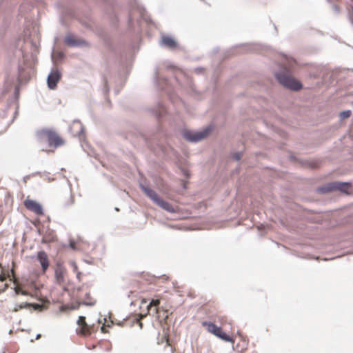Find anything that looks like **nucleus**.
Here are the masks:
<instances>
[{"label": "nucleus", "mask_w": 353, "mask_h": 353, "mask_svg": "<svg viewBox=\"0 0 353 353\" xmlns=\"http://www.w3.org/2000/svg\"><path fill=\"white\" fill-rule=\"evenodd\" d=\"M156 203L161 207V208L165 210L168 212H174L173 207L167 201L163 200L162 199L159 198L158 201L156 202Z\"/></svg>", "instance_id": "ddd939ff"}, {"label": "nucleus", "mask_w": 353, "mask_h": 353, "mask_svg": "<svg viewBox=\"0 0 353 353\" xmlns=\"http://www.w3.org/2000/svg\"><path fill=\"white\" fill-rule=\"evenodd\" d=\"M31 305L29 304V303H23V304H21L19 305V308L22 309V308H24V307H30Z\"/></svg>", "instance_id": "aec40b11"}, {"label": "nucleus", "mask_w": 353, "mask_h": 353, "mask_svg": "<svg viewBox=\"0 0 353 353\" xmlns=\"http://www.w3.org/2000/svg\"><path fill=\"white\" fill-rule=\"evenodd\" d=\"M137 322L138 323L139 325L140 326V327L141 328L142 326H143V324L140 321L139 319H137Z\"/></svg>", "instance_id": "393cba45"}, {"label": "nucleus", "mask_w": 353, "mask_h": 353, "mask_svg": "<svg viewBox=\"0 0 353 353\" xmlns=\"http://www.w3.org/2000/svg\"><path fill=\"white\" fill-rule=\"evenodd\" d=\"M351 114V112L350 110L342 112L340 114L342 119L348 118Z\"/></svg>", "instance_id": "a211bd4d"}, {"label": "nucleus", "mask_w": 353, "mask_h": 353, "mask_svg": "<svg viewBox=\"0 0 353 353\" xmlns=\"http://www.w3.org/2000/svg\"><path fill=\"white\" fill-rule=\"evenodd\" d=\"M77 323L78 327L76 330V332L78 335L88 336L94 332L93 325H89L86 323L85 318L84 316H80Z\"/></svg>", "instance_id": "39448f33"}, {"label": "nucleus", "mask_w": 353, "mask_h": 353, "mask_svg": "<svg viewBox=\"0 0 353 353\" xmlns=\"http://www.w3.org/2000/svg\"><path fill=\"white\" fill-rule=\"evenodd\" d=\"M352 185L348 183H341V182H333L328 185L327 188H321L320 191L322 192L332 191V190H339L344 193L348 194L351 190Z\"/></svg>", "instance_id": "423d86ee"}, {"label": "nucleus", "mask_w": 353, "mask_h": 353, "mask_svg": "<svg viewBox=\"0 0 353 353\" xmlns=\"http://www.w3.org/2000/svg\"><path fill=\"white\" fill-rule=\"evenodd\" d=\"M241 158V154H236L235 159L236 160H239Z\"/></svg>", "instance_id": "b1692460"}, {"label": "nucleus", "mask_w": 353, "mask_h": 353, "mask_svg": "<svg viewBox=\"0 0 353 353\" xmlns=\"http://www.w3.org/2000/svg\"><path fill=\"white\" fill-rule=\"evenodd\" d=\"M36 137L39 143H43L47 141L50 147L57 148L64 144L63 139L51 129L45 128L39 130L36 132Z\"/></svg>", "instance_id": "f257e3e1"}, {"label": "nucleus", "mask_w": 353, "mask_h": 353, "mask_svg": "<svg viewBox=\"0 0 353 353\" xmlns=\"http://www.w3.org/2000/svg\"><path fill=\"white\" fill-rule=\"evenodd\" d=\"M247 346L248 341L245 339H241L236 344V349L240 352H243L247 349Z\"/></svg>", "instance_id": "4468645a"}, {"label": "nucleus", "mask_w": 353, "mask_h": 353, "mask_svg": "<svg viewBox=\"0 0 353 353\" xmlns=\"http://www.w3.org/2000/svg\"><path fill=\"white\" fill-rule=\"evenodd\" d=\"M142 190L144 192V193L150 198L155 203L158 201V199L160 198L159 195L156 193L155 191L153 190L146 188L144 186H141Z\"/></svg>", "instance_id": "f8f14e48"}, {"label": "nucleus", "mask_w": 353, "mask_h": 353, "mask_svg": "<svg viewBox=\"0 0 353 353\" xmlns=\"http://www.w3.org/2000/svg\"><path fill=\"white\" fill-rule=\"evenodd\" d=\"M101 331L103 333H107L108 332V330L106 329V327L105 325H103L102 327H101Z\"/></svg>", "instance_id": "5701e85b"}, {"label": "nucleus", "mask_w": 353, "mask_h": 353, "mask_svg": "<svg viewBox=\"0 0 353 353\" xmlns=\"http://www.w3.org/2000/svg\"><path fill=\"white\" fill-rule=\"evenodd\" d=\"M202 325L205 327L210 333L216 336L225 341L233 343L232 337L223 332L221 327H218L213 323L208 321L203 322Z\"/></svg>", "instance_id": "20e7f679"}, {"label": "nucleus", "mask_w": 353, "mask_h": 353, "mask_svg": "<svg viewBox=\"0 0 353 353\" xmlns=\"http://www.w3.org/2000/svg\"><path fill=\"white\" fill-rule=\"evenodd\" d=\"M210 131V128H207L204 130L197 132L185 131L183 132V137L185 139L188 141L196 142L205 139L208 135Z\"/></svg>", "instance_id": "0eeeda50"}, {"label": "nucleus", "mask_w": 353, "mask_h": 353, "mask_svg": "<svg viewBox=\"0 0 353 353\" xmlns=\"http://www.w3.org/2000/svg\"><path fill=\"white\" fill-rule=\"evenodd\" d=\"M219 321L222 325H224L226 324L228 319L225 316H221L219 317Z\"/></svg>", "instance_id": "6ab92c4d"}, {"label": "nucleus", "mask_w": 353, "mask_h": 353, "mask_svg": "<svg viewBox=\"0 0 353 353\" xmlns=\"http://www.w3.org/2000/svg\"><path fill=\"white\" fill-rule=\"evenodd\" d=\"M74 269L77 270V265H74Z\"/></svg>", "instance_id": "a878e982"}, {"label": "nucleus", "mask_w": 353, "mask_h": 353, "mask_svg": "<svg viewBox=\"0 0 353 353\" xmlns=\"http://www.w3.org/2000/svg\"><path fill=\"white\" fill-rule=\"evenodd\" d=\"M74 202V197L70 195L69 196L63 203V207L65 208L70 207Z\"/></svg>", "instance_id": "dca6fc26"}, {"label": "nucleus", "mask_w": 353, "mask_h": 353, "mask_svg": "<svg viewBox=\"0 0 353 353\" xmlns=\"http://www.w3.org/2000/svg\"><path fill=\"white\" fill-rule=\"evenodd\" d=\"M37 259L41 265L43 272H46L50 264L48 254L44 251H39L37 253Z\"/></svg>", "instance_id": "9d476101"}, {"label": "nucleus", "mask_w": 353, "mask_h": 353, "mask_svg": "<svg viewBox=\"0 0 353 353\" xmlns=\"http://www.w3.org/2000/svg\"><path fill=\"white\" fill-rule=\"evenodd\" d=\"M1 281H4L6 278H9L10 281H14V291L17 294L33 296V294L27 290L24 286L17 283V279L15 278V274L13 268L11 269L10 272L7 271V272H6V271L1 267Z\"/></svg>", "instance_id": "f03ea898"}, {"label": "nucleus", "mask_w": 353, "mask_h": 353, "mask_svg": "<svg viewBox=\"0 0 353 353\" xmlns=\"http://www.w3.org/2000/svg\"><path fill=\"white\" fill-rule=\"evenodd\" d=\"M70 247L72 249V250H76V244L74 241H71L70 243Z\"/></svg>", "instance_id": "412c9836"}, {"label": "nucleus", "mask_w": 353, "mask_h": 353, "mask_svg": "<svg viewBox=\"0 0 353 353\" xmlns=\"http://www.w3.org/2000/svg\"><path fill=\"white\" fill-rule=\"evenodd\" d=\"M160 303V301L159 299H152L150 303V305H148V309L151 307V306H158Z\"/></svg>", "instance_id": "f3484780"}, {"label": "nucleus", "mask_w": 353, "mask_h": 353, "mask_svg": "<svg viewBox=\"0 0 353 353\" xmlns=\"http://www.w3.org/2000/svg\"><path fill=\"white\" fill-rule=\"evenodd\" d=\"M165 341H166V345H167V346L170 347V348H171V351H172V352L173 353V352H174V349H173V347L170 345V344L169 343V340H168V339H166V340H165Z\"/></svg>", "instance_id": "4be33fe9"}, {"label": "nucleus", "mask_w": 353, "mask_h": 353, "mask_svg": "<svg viewBox=\"0 0 353 353\" xmlns=\"http://www.w3.org/2000/svg\"><path fill=\"white\" fill-rule=\"evenodd\" d=\"M61 79V74L57 70H52L48 77V85L50 89H54Z\"/></svg>", "instance_id": "1a4fd4ad"}, {"label": "nucleus", "mask_w": 353, "mask_h": 353, "mask_svg": "<svg viewBox=\"0 0 353 353\" xmlns=\"http://www.w3.org/2000/svg\"><path fill=\"white\" fill-rule=\"evenodd\" d=\"M24 205L28 210L33 212L37 215H41L43 213L41 205L34 200L26 199L24 202Z\"/></svg>", "instance_id": "6e6552de"}, {"label": "nucleus", "mask_w": 353, "mask_h": 353, "mask_svg": "<svg viewBox=\"0 0 353 353\" xmlns=\"http://www.w3.org/2000/svg\"><path fill=\"white\" fill-rule=\"evenodd\" d=\"M161 41L163 46L170 49H174L177 46V43L174 39L169 36H163Z\"/></svg>", "instance_id": "9b49d317"}, {"label": "nucleus", "mask_w": 353, "mask_h": 353, "mask_svg": "<svg viewBox=\"0 0 353 353\" xmlns=\"http://www.w3.org/2000/svg\"><path fill=\"white\" fill-rule=\"evenodd\" d=\"M65 42L69 46H76L78 44L77 41L72 35H68L65 39Z\"/></svg>", "instance_id": "2eb2a0df"}, {"label": "nucleus", "mask_w": 353, "mask_h": 353, "mask_svg": "<svg viewBox=\"0 0 353 353\" xmlns=\"http://www.w3.org/2000/svg\"><path fill=\"white\" fill-rule=\"evenodd\" d=\"M276 77L281 85L292 90H299L302 88V85L299 81L285 72L277 74Z\"/></svg>", "instance_id": "7ed1b4c3"}]
</instances>
